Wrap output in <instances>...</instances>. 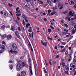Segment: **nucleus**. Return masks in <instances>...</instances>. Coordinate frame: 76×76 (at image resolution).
<instances>
[{"label": "nucleus", "mask_w": 76, "mask_h": 76, "mask_svg": "<svg viewBox=\"0 0 76 76\" xmlns=\"http://www.w3.org/2000/svg\"><path fill=\"white\" fill-rule=\"evenodd\" d=\"M22 65L20 63H18L16 66V69L17 71L19 72L21 70Z\"/></svg>", "instance_id": "f257e3e1"}, {"label": "nucleus", "mask_w": 76, "mask_h": 76, "mask_svg": "<svg viewBox=\"0 0 76 76\" xmlns=\"http://www.w3.org/2000/svg\"><path fill=\"white\" fill-rule=\"evenodd\" d=\"M11 48L13 50H16L17 49V45L15 43L12 44L11 45Z\"/></svg>", "instance_id": "f03ea898"}, {"label": "nucleus", "mask_w": 76, "mask_h": 76, "mask_svg": "<svg viewBox=\"0 0 76 76\" xmlns=\"http://www.w3.org/2000/svg\"><path fill=\"white\" fill-rule=\"evenodd\" d=\"M29 70L30 73L32 75H33V72H32V64H30Z\"/></svg>", "instance_id": "7ed1b4c3"}, {"label": "nucleus", "mask_w": 76, "mask_h": 76, "mask_svg": "<svg viewBox=\"0 0 76 76\" xmlns=\"http://www.w3.org/2000/svg\"><path fill=\"white\" fill-rule=\"evenodd\" d=\"M41 43L44 45V47H47V43L46 42H44L42 41V40H41Z\"/></svg>", "instance_id": "20e7f679"}, {"label": "nucleus", "mask_w": 76, "mask_h": 76, "mask_svg": "<svg viewBox=\"0 0 76 76\" xmlns=\"http://www.w3.org/2000/svg\"><path fill=\"white\" fill-rule=\"evenodd\" d=\"M15 35H16L18 38H19V39H20V36H19V32H18V31H15Z\"/></svg>", "instance_id": "39448f33"}, {"label": "nucleus", "mask_w": 76, "mask_h": 76, "mask_svg": "<svg viewBox=\"0 0 76 76\" xmlns=\"http://www.w3.org/2000/svg\"><path fill=\"white\" fill-rule=\"evenodd\" d=\"M12 36L10 34L6 36V38L8 40H10V39H12Z\"/></svg>", "instance_id": "423d86ee"}, {"label": "nucleus", "mask_w": 76, "mask_h": 76, "mask_svg": "<svg viewBox=\"0 0 76 76\" xmlns=\"http://www.w3.org/2000/svg\"><path fill=\"white\" fill-rule=\"evenodd\" d=\"M26 73L25 71H23L21 72V75L22 76H26Z\"/></svg>", "instance_id": "0eeeda50"}, {"label": "nucleus", "mask_w": 76, "mask_h": 76, "mask_svg": "<svg viewBox=\"0 0 76 76\" xmlns=\"http://www.w3.org/2000/svg\"><path fill=\"white\" fill-rule=\"evenodd\" d=\"M11 30L12 31H15V28L14 26H11Z\"/></svg>", "instance_id": "6e6552de"}, {"label": "nucleus", "mask_w": 76, "mask_h": 76, "mask_svg": "<svg viewBox=\"0 0 76 76\" xmlns=\"http://www.w3.org/2000/svg\"><path fill=\"white\" fill-rule=\"evenodd\" d=\"M22 16L23 18H24V19L27 18V17L26 16V15H25V14H24V13H23L22 14Z\"/></svg>", "instance_id": "1a4fd4ad"}, {"label": "nucleus", "mask_w": 76, "mask_h": 76, "mask_svg": "<svg viewBox=\"0 0 76 76\" xmlns=\"http://www.w3.org/2000/svg\"><path fill=\"white\" fill-rule=\"evenodd\" d=\"M35 70L38 72V66H37V63L35 64Z\"/></svg>", "instance_id": "9d476101"}, {"label": "nucleus", "mask_w": 76, "mask_h": 76, "mask_svg": "<svg viewBox=\"0 0 76 76\" xmlns=\"http://www.w3.org/2000/svg\"><path fill=\"white\" fill-rule=\"evenodd\" d=\"M1 49L2 51H4V49H5V46L4 45H3L1 46Z\"/></svg>", "instance_id": "9b49d317"}, {"label": "nucleus", "mask_w": 76, "mask_h": 76, "mask_svg": "<svg viewBox=\"0 0 76 76\" xmlns=\"http://www.w3.org/2000/svg\"><path fill=\"white\" fill-rule=\"evenodd\" d=\"M32 27H30L29 28L28 30V32H31L32 31Z\"/></svg>", "instance_id": "f8f14e48"}, {"label": "nucleus", "mask_w": 76, "mask_h": 76, "mask_svg": "<svg viewBox=\"0 0 76 76\" xmlns=\"http://www.w3.org/2000/svg\"><path fill=\"white\" fill-rule=\"evenodd\" d=\"M66 51V48H64L63 49H61L60 50V52H62V53H64L65 52V51Z\"/></svg>", "instance_id": "ddd939ff"}, {"label": "nucleus", "mask_w": 76, "mask_h": 76, "mask_svg": "<svg viewBox=\"0 0 76 76\" xmlns=\"http://www.w3.org/2000/svg\"><path fill=\"white\" fill-rule=\"evenodd\" d=\"M6 37H7L6 34H4L1 36V37L2 38H3V39H4V38H6Z\"/></svg>", "instance_id": "4468645a"}, {"label": "nucleus", "mask_w": 76, "mask_h": 76, "mask_svg": "<svg viewBox=\"0 0 76 76\" xmlns=\"http://www.w3.org/2000/svg\"><path fill=\"white\" fill-rule=\"evenodd\" d=\"M74 3V2L73 1H70L69 2V5H71L72 4H73Z\"/></svg>", "instance_id": "2eb2a0df"}, {"label": "nucleus", "mask_w": 76, "mask_h": 76, "mask_svg": "<svg viewBox=\"0 0 76 76\" xmlns=\"http://www.w3.org/2000/svg\"><path fill=\"white\" fill-rule=\"evenodd\" d=\"M27 41H28V43H29V44H28V45H29V47H30V46L31 47H32V46L31 45V43H30L29 40V39H28V37H27Z\"/></svg>", "instance_id": "dca6fc26"}, {"label": "nucleus", "mask_w": 76, "mask_h": 76, "mask_svg": "<svg viewBox=\"0 0 76 76\" xmlns=\"http://www.w3.org/2000/svg\"><path fill=\"white\" fill-rule=\"evenodd\" d=\"M22 66L23 67H25V66H26V63L25 62H23L22 63Z\"/></svg>", "instance_id": "f3484780"}, {"label": "nucleus", "mask_w": 76, "mask_h": 76, "mask_svg": "<svg viewBox=\"0 0 76 76\" xmlns=\"http://www.w3.org/2000/svg\"><path fill=\"white\" fill-rule=\"evenodd\" d=\"M31 58H29L28 59V63H30V64H31Z\"/></svg>", "instance_id": "a211bd4d"}, {"label": "nucleus", "mask_w": 76, "mask_h": 76, "mask_svg": "<svg viewBox=\"0 0 76 76\" xmlns=\"http://www.w3.org/2000/svg\"><path fill=\"white\" fill-rule=\"evenodd\" d=\"M52 9H53V10H54V12H53V13H55V12H56V13H55V15H57V12H56V11H55L56 10L55 9V7H53V8Z\"/></svg>", "instance_id": "6ab92c4d"}, {"label": "nucleus", "mask_w": 76, "mask_h": 76, "mask_svg": "<svg viewBox=\"0 0 76 76\" xmlns=\"http://www.w3.org/2000/svg\"><path fill=\"white\" fill-rule=\"evenodd\" d=\"M48 33H50H50H51V32L52 31V30H51V29L50 28H48Z\"/></svg>", "instance_id": "aec40b11"}, {"label": "nucleus", "mask_w": 76, "mask_h": 76, "mask_svg": "<svg viewBox=\"0 0 76 76\" xmlns=\"http://www.w3.org/2000/svg\"><path fill=\"white\" fill-rule=\"evenodd\" d=\"M10 69L11 70H12V69H13V65H10Z\"/></svg>", "instance_id": "412c9836"}, {"label": "nucleus", "mask_w": 76, "mask_h": 76, "mask_svg": "<svg viewBox=\"0 0 76 76\" xmlns=\"http://www.w3.org/2000/svg\"><path fill=\"white\" fill-rule=\"evenodd\" d=\"M4 15L5 16H8V14L6 12H4Z\"/></svg>", "instance_id": "4be33fe9"}, {"label": "nucleus", "mask_w": 76, "mask_h": 76, "mask_svg": "<svg viewBox=\"0 0 76 76\" xmlns=\"http://www.w3.org/2000/svg\"><path fill=\"white\" fill-rule=\"evenodd\" d=\"M72 14V11H70L69 13V16H71Z\"/></svg>", "instance_id": "5701e85b"}, {"label": "nucleus", "mask_w": 76, "mask_h": 76, "mask_svg": "<svg viewBox=\"0 0 76 76\" xmlns=\"http://www.w3.org/2000/svg\"><path fill=\"white\" fill-rule=\"evenodd\" d=\"M43 70H44V71L45 72V73H47V70L45 69V67L43 68Z\"/></svg>", "instance_id": "b1692460"}, {"label": "nucleus", "mask_w": 76, "mask_h": 76, "mask_svg": "<svg viewBox=\"0 0 76 76\" xmlns=\"http://www.w3.org/2000/svg\"><path fill=\"white\" fill-rule=\"evenodd\" d=\"M31 26V24L29 23H27L26 25V28H28V26Z\"/></svg>", "instance_id": "393cba45"}, {"label": "nucleus", "mask_w": 76, "mask_h": 76, "mask_svg": "<svg viewBox=\"0 0 76 76\" xmlns=\"http://www.w3.org/2000/svg\"><path fill=\"white\" fill-rule=\"evenodd\" d=\"M8 5L9 7H12L13 6V5L12 4H10V3H8Z\"/></svg>", "instance_id": "a878e982"}, {"label": "nucleus", "mask_w": 76, "mask_h": 76, "mask_svg": "<svg viewBox=\"0 0 76 76\" xmlns=\"http://www.w3.org/2000/svg\"><path fill=\"white\" fill-rule=\"evenodd\" d=\"M61 5H62V6L59 8V9L60 10H61V9H62V8H63V7H64L63 6V4H61Z\"/></svg>", "instance_id": "bb28decb"}, {"label": "nucleus", "mask_w": 76, "mask_h": 76, "mask_svg": "<svg viewBox=\"0 0 76 76\" xmlns=\"http://www.w3.org/2000/svg\"><path fill=\"white\" fill-rule=\"evenodd\" d=\"M23 25H26V23L25 22V20H23Z\"/></svg>", "instance_id": "cd10ccee"}, {"label": "nucleus", "mask_w": 76, "mask_h": 76, "mask_svg": "<svg viewBox=\"0 0 76 76\" xmlns=\"http://www.w3.org/2000/svg\"><path fill=\"white\" fill-rule=\"evenodd\" d=\"M6 27V26L4 25H3L1 26V28L2 29H4V28Z\"/></svg>", "instance_id": "c85d7f7f"}, {"label": "nucleus", "mask_w": 76, "mask_h": 76, "mask_svg": "<svg viewBox=\"0 0 76 76\" xmlns=\"http://www.w3.org/2000/svg\"><path fill=\"white\" fill-rule=\"evenodd\" d=\"M66 18L68 19V21H70L71 20V19H70L69 17H67Z\"/></svg>", "instance_id": "c756f323"}, {"label": "nucleus", "mask_w": 76, "mask_h": 76, "mask_svg": "<svg viewBox=\"0 0 76 76\" xmlns=\"http://www.w3.org/2000/svg\"><path fill=\"white\" fill-rule=\"evenodd\" d=\"M24 20L26 22H28V20L27 19V18H24Z\"/></svg>", "instance_id": "7c9ffc66"}, {"label": "nucleus", "mask_w": 76, "mask_h": 76, "mask_svg": "<svg viewBox=\"0 0 76 76\" xmlns=\"http://www.w3.org/2000/svg\"><path fill=\"white\" fill-rule=\"evenodd\" d=\"M31 37L32 38H34V32H32L31 33Z\"/></svg>", "instance_id": "2f4dec72"}, {"label": "nucleus", "mask_w": 76, "mask_h": 76, "mask_svg": "<svg viewBox=\"0 0 76 76\" xmlns=\"http://www.w3.org/2000/svg\"><path fill=\"white\" fill-rule=\"evenodd\" d=\"M17 62H18V63H20L21 62V60H19V59H18Z\"/></svg>", "instance_id": "473e14b6"}, {"label": "nucleus", "mask_w": 76, "mask_h": 76, "mask_svg": "<svg viewBox=\"0 0 76 76\" xmlns=\"http://www.w3.org/2000/svg\"><path fill=\"white\" fill-rule=\"evenodd\" d=\"M13 53H15V54H17L18 51L14 50L13 51Z\"/></svg>", "instance_id": "72a5a7b5"}, {"label": "nucleus", "mask_w": 76, "mask_h": 76, "mask_svg": "<svg viewBox=\"0 0 76 76\" xmlns=\"http://www.w3.org/2000/svg\"><path fill=\"white\" fill-rule=\"evenodd\" d=\"M18 30H19L20 31H22V30L20 28V27H18Z\"/></svg>", "instance_id": "f704fd0d"}, {"label": "nucleus", "mask_w": 76, "mask_h": 76, "mask_svg": "<svg viewBox=\"0 0 76 76\" xmlns=\"http://www.w3.org/2000/svg\"><path fill=\"white\" fill-rule=\"evenodd\" d=\"M16 11H17L16 12V13H20V10H19Z\"/></svg>", "instance_id": "c9c22d12"}, {"label": "nucleus", "mask_w": 76, "mask_h": 76, "mask_svg": "<svg viewBox=\"0 0 76 76\" xmlns=\"http://www.w3.org/2000/svg\"><path fill=\"white\" fill-rule=\"evenodd\" d=\"M9 63H13V61H12L11 60H10L9 61Z\"/></svg>", "instance_id": "e433bc0d"}, {"label": "nucleus", "mask_w": 76, "mask_h": 76, "mask_svg": "<svg viewBox=\"0 0 76 76\" xmlns=\"http://www.w3.org/2000/svg\"><path fill=\"white\" fill-rule=\"evenodd\" d=\"M64 73L67 75V74H69V72L67 71H65Z\"/></svg>", "instance_id": "4c0bfd02"}, {"label": "nucleus", "mask_w": 76, "mask_h": 76, "mask_svg": "<svg viewBox=\"0 0 76 76\" xmlns=\"http://www.w3.org/2000/svg\"><path fill=\"white\" fill-rule=\"evenodd\" d=\"M16 16H21V14H16Z\"/></svg>", "instance_id": "58836bf2"}, {"label": "nucleus", "mask_w": 76, "mask_h": 76, "mask_svg": "<svg viewBox=\"0 0 76 76\" xmlns=\"http://www.w3.org/2000/svg\"><path fill=\"white\" fill-rule=\"evenodd\" d=\"M49 64H50V65H51V66H52V62H51V61H49Z\"/></svg>", "instance_id": "ea45409f"}, {"label": "nucleus", "mask_w": 76, "mask_h": 76, "mask_svg": "<svg viewBox=\"0 0 76 76\" xmlns=\"http://www.w3.org/2000/svg\"><path fill=\"white\" fill-rule=\"evenodd\" d=\"M55 13H56V12H53L51 14V15H54V14L55 15Z\"/></svg>", "instance_id": "a19ab883"}, {"label": "nucleus", "mask_w": 76, "mask_h": 76, "mask_svg": "<svg viewBox=\"0 0 76 76\" xmlns=\"http://www.w3.org/2000/svg\"><path fill=\"white\" fill-rule=\"evenodd\" d=\"M63 13H64V14H66V13H67V11H66L64 12H62Z\"/></svg>", "instance_id": "79ce46f5"}, {"label": "nucleus", "mask_w": 76, "mask_h": 76, "mask_svg": "<svg viewBox=\"0 0 76 76\" xmlns=\"http://www.w3.org/2000/svg\"><path fill=\"white\" fill-rule=\"evenodd\" d=\"M64 31H65V32H69V30H68L64 29Z\"/></svg>", "instance_id": "37998d69"}, {"label": "nucleus", "mask_w": 76, "mask_h": 76, "mask_svg": "<svg viewBox=\"0 0 76 76\" xmlns=\"http://www.w3.org/2000/svg\"><path fill=\"white\" fill-rule=\"evenodd\" d=\"M44 21H45V22H46L47 20V19L45 18L44 17Z\"/></svg>", "instance_id": "c03bdc74"}, {"label": "nucleus", "mask_w": 76, "mask_h": 76, "mask_svg": "<svg viewBox=\"0 0 76 76\" xmlns=\"http://www.w3.org/2000/svg\"><path fill=\"white\" fill-rule=\"evenodd\" d=\"M14 21L15 22H16V23H18V22L17 21V20H14Z\"/></svg>", "instance_id": "a18cd8bd"}, {"label": "nucleus", "mask_w": 76, "mask_h": 76, "mask_svg": "<svg viewBox=\"0 0 76 76\" xmlns=\"http://www.w3.org/2000/svg\"><path fill=\"white\" fill-rule=\"evenodd\" d=\"M21 36L24 39H25V37H24V36L23 35V34H21Z\"/></svg>", "instance_id": "49530a36"}, {"label": "nucleus", "mask_w": 76, "mask_h": 76, "mask_svg": "<svg viewBox=\"0 0 76 76\" xmlns=\"http://www.w3.org/2000/svg\"><path fill=\"white\" fill-rule=\"evenodd\" d=\"M74 72H76V68H74L73 69Z\"/></svg>", "instance_id": "de8ad7c7"}, {"label": "nucleus", "mask_w": 76, "mask_h": 76, "mask_svg": "<svg viewBox=\"0 0 76 76\" xmlns=\"http://www.w3.org/2000/svg\"><path fill=\"white\" fill-rule=\"evenodd\" d=\"M24 57L23 56H21L20 58V60H23V59Z\"/></svg>", "instance_id": "09e8293b"}, {"label": "nucleus", "mask_w": 76, "mask_h": 76, "mask_svg": "<svg viewBox=\"0 0 76 76\" xmlns=\"http://www.w3.org/2000/svg\"><path fill=\"white\" fill-rule=\"evenodd\" d=\"M68 51H66L65 52V55H67L68 54Z\"/></svg>", "instance_id": "8fccbe9b"}, {"label": "nucleus", "mask_w": 76, "mask_h": 76, "mask_svg": "<svg viewBox=\"0 0 76 76\" xmlns=\"http://www.w3.org/2000/svg\"><path fill=\"white\" fill-rule=\"evenodd\" d=\"M31 51L32 52H34V50H33L32 47H31Z\"/></svg>", "instance_id": "3c124183"}, {"label": "nucleus", "mask_w": 76, "mask_h": 76, "mask_svg": "<svg viewBox=\"0 0 76 76\" xmlns=\"http://www.w3.org/2000/svg\"><path fill=\"white\" fill-rule=\"evenodd\" d=\"M13 50H12V49H11V50H10V53H13Z\"/></svg>", "instance_id": "603ef678"}, {"label": "nucleus", "mask_w": 76, "mask_h": 76, "mask_svg": "<svg viewBox=\"0 0 76 76\" xmlns=\"http://www.w3.org/2000/svg\"><path fill=\"white\" fill-rule=\"evenodd\" d=\"M62 66H63V67H64V66H65V63H63L62 64Z\"/></svg>", "instance_id": "864d4df0"}, {"label": "nucleus", "mask_w": 76, "mask_h": 76, "mask_svg": "<svg viewBox=\"0 0 76 76\" xmlns=\"http://www.w3.org/2000/svg\"><path fill=\"white\" fill-rule=\"evenodd\" d=\"M17 76H21V75H20V74L18 73L17 75Z\"/></svg>", "instance_id": "5fc2aeb1"}, {"label": "nucleus", "mask_w": 76, "mask_h": 76, "mask_svg": "<svg viewBox=\"0 0 76 76\" xmlns=\"http://www.w3.org/2000/svg\"><path fill=\"white\" fill-rule=\"evenodd\" d=\"M51 12V10H49L48 11V13H50V12Z\"/></svg>", "instance_id": "6e6d98bb"}, {"label": "nucleus", "mask_w": 76, "mask_h": 76, "mask_svg": "<svg viewBox=\"0 0 76 76\" xmlns=\"http://www.w3.org/2000/svg\"><path fill=\"white\" fill-rule=\"evenodd\" d=\"M64 25L66 27H68V25H67V24H66V23H65L64 24Z\"/></svg>", "instance_id": "4d7b16f0"}, {"label": "nucleus", "mask_w": 76, "mask_h": 76, "mask_svg": "<svg viewBox=\"0 0 76 76\" xmlns=\"http://www.w3.org/2000/svg\"><path fill=\"white\" fill-rule=\"evenodd\" d=\"M74 12H73V13H72V14H71V15L72 16H75V13H74Z\"/></svg>", "instance_id": "13d9d810"}, {"label": "nucleus", "mask_w": 76, "mask_h": 76, "mask_svg": "<svg viewBox=\"0 0 76 76\" xmlns=\"http://www.w3.org/2000/svg\"><path fill=\"white\" fill-rule=\"evenodd\" d=\"M75 32V30H73L72 31V34H74Z\"/></svg>", "instance_id": "bf43d9fd"}, {"label": "nucleus", "mask_w": 76, "mask_h": 76, "mask_svg": "<svg viewBox=\"0 0 76 76\" xmlns=\"http://www.w3.org/2000/svg\"><path fill=\"white\" fill-rule=\"evenodd\" d=\"M73 64L72 63L70 65V67H72V66H73Z\"/></svg>", "instance_id": "052dcab7"}, {"label": "nucleus", "mask_w": 76, "mask_h": 76, "mask_svg": "<svg viewBox=\"0 0 76 76\" xmlns=\"http://www.w3.org/2000/svg\"><path fill=\"white\" fill-rule=\"evenodd\" d=\"M61 43L63 45H65L66 44V42H62Z\"/></svg>", "instance_id": "680f3d73"}, {"label": "nucleus", "mask_w": 76, "mask_h": 76, "mask_svg": "<svg viewBox=\"0 0 76 76\" xmlns=\"http://www.w3.org/2000/svg\"><path fill=\"white\" fill-rule=\"evenodd\" d=\"M63 34H64V35H66V34H67L66 32H62Z\"/></svg>", "instance_id": "e2e57ef3"}, {"label": "nucleus", "mask_w": 76, "mask_h": 76, "mask_svg": "<svg viewBox=\"0 0 76 76\" xmlns=\"http://www.w3.org/2000/svg\"><path fill=\"white\" fill-rule=\"evenodd\" d=\"M55 9H58V8L57 7V6H55Z\"/></svg>", "instance_id": "0e129e2a"}, {"label": "nucleus", "mask_w": 76, "mask_h": 76, "mask_svg": "<svg viewBox=\"0 0 76 76\" xmlns=\"http://www.w3.org/2000/svg\"><path fill=\"white\" fill-rule=\"evenodd\" d=\"M73 61H74V63H76V59H74Z\"/></svg>", "instance_id": "69168bd1"}, {"label": "nucleus", "mask_w": 76, "mask_h": 76, "mask_svg": "<svg viewBox=\"0 0 76 76\" xmlns=\"http://www.w3.org/2000/svg\"><path fill=\"white\" fill-rule=\"evenodd\" d=\"M17 19L18 20H20V18H19V17L17 16Z\"/></svg>", "instance_id": "338daca9"}, {"label": "nucleus", "mask_w": 76, "mask_h": 76, "mask_svg": "<svg viewBox=\"0 0 76 76\" xmlns=\"http://www.w3.org/2000/svg\"><path fill=\"white\" fill-rule=\"evenodd\" d=\"M74 28H75V31H76V25H75V26H74Z\"/></svg>", "instance_id": "774afa93"}]
</instances>
